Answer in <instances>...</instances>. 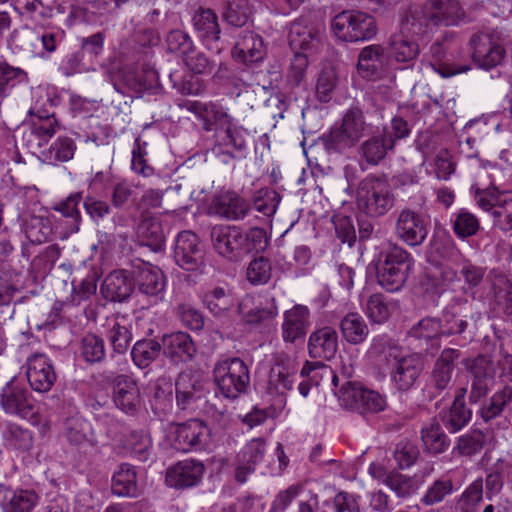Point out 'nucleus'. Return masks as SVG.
I'll use <instances>...</instances> for the list:
<instances>
[{
    "label": "nucleus",
    "instance_id": "obj_24",
    "mask_svg": "<svg viewBox=\"0 0 512 512\" xmlns=\"http://www.w3.org/2000/svg\"><path fill=\"white\" fill-rule=\"evenodd\" d=\"M310 327V311L308 307L297 304L284 312L281 326L282 338L285 343L303 340Z\"/></svg>",
    "mask_w": 512,
    "mask_h": 512
},
{
    "label": "nucleus",
    "instance_id": "obj_54",
    "mask_svg": "<svg viewBox=\"0 0 512 512\" xmlns=\"http://www.w3.org/2000/svg\"><path fill=\"white\" fill-rule=\"evenodd\" d=\"M452 228L457 237L466 239L479 231L480 222L474 214L461 209L452 220Z\"/></svg>",
    "mask_w": 512,
    "mask_h": 512
},
{
    "label": "nucleus",
    "instance_id": "obj_36",
    "mask_svg": "<svg viewBox=\"0 0 512 512\" xmlns=\"http://www.w3.org/2000/svg\"><path fill=\"white\" fill-rule=\"evenodd\" d=\"M339 328L343 339L352 345L363 343L369 335L366 321L357 312L347 313L341 319Z\"/></svg>",
    "mask_w": 512,
    "mask_h": 512
},
{
    "label": "nucleus",
    "instance_id": "obj_39",
    "mask_svg": "<svg viewBox=\"0 0 512 512\" xmlns=\"http://www.w3.org/2000/svg\"><path fill=\"white\" fill-rule=\"evenodd\" d=\"M161 351L162 344L157 340L141 339L133 345L131 357L138 368L145 369L160 356Z\"/></svg>",
    "mask_w": 512,
    "mask_h": 512
},
{
    "label": "nucleus",
    "instance_id": "obj_41",
    "mask_svg": "<svg viewBox=\"0 0 512 512\" xmlns=\"http://www.w3.org/2000/svg\"><path fill=\"white\" fill-rule=\"evenodd\" d=\"M249 301L250 299H244L238 305L239 313L242 314L243 319L249 324H260L272 320L278 314V308L274 298L266 300L265 303H260L249 311H245Z\"/></svg>",
    "mask_w": 512,
    "mask_h": 512
},
{
    "label": "nucleus",
    "instance_id": "obj_5",
    "mask_svg": "<svg viewBox=\"0 0 512 512\" xmlns=\"http://www.w3.org/2000/svg\"><path fill=\"white\" fill-rule=\"evenodd\" d=\"M213 378L217 391L227 399H236L246 393L250 384V373L240 358H229L216 363Z\"/></svg>",
    "mask_w": 512,
    "mask_h": 512
},
{
    "label": "nucleus",
    "instance_id": "obj_60",
    "mask_svg": "<svg viewBox=\"0 0 512 512\" xmlns=\"http://www.w3.org/2000/svg\"><path fill=\"white\" fill-rule=\"evenodd\" d=\"M81 344V354L87 362L98 363L105 358V344L101 337L87 334Z\"/></svg>",
    "mask_w": 512,
    "mask_h": 512
},
{
    "label": "nucleus",
    "instance_id": "obj_3",
    "mask_svg": "<svg viewBox=\"0 0 512 512\" xmlns=\"http://www.w3.org/2000/svg\"><path fill=\"white\" fill-rule=\"evenodd\" d=\"M371 127L364 112L359 107H351L344 113L341 121L334 124L321 140L327 151L344 153L356 147Z\"/></svg>",
    "mask_w": 512,
    "mask_h": 512
},
{
    "label": "nucleus",
    "instance_id": "obj_20",
    "mask_svg": "<svg viewBox=\"0 0 512 512\" xmlns=\"http://www.w3.org/2000/svg\"><path fill=\"white\" fill-rule=\"evenodd\" d=\"M395 232L398 238L409 246L421 245L428 234L424 218L410 209H403L399 212Z\"/></svg>",
    "mask_w": 512,
    "mask_h": 512
},
{
    "label": "nucleus",
    "instance_id": "obj_56",
    "mask_svg": "<svg viewBox=\"0 0 512 512\" xmlns=\"http://www.w3.org/2000/svg\"><path fill=\"white\" fill-rule=\"evenodd\" d=\"M203 302L215 316H222L232 307V299L222 287H215L205 293Z\"/></svg>",
    "mask_w": 512,
    "mask_h": 512
},
{
    "label": "nucleus",
    "instance_id": "obj_62",
    "mask_svg": "<svg viewBox=\"0 0 512 512\" xmlns=\"http://www.w3.org/2000/svg\"><path fill=\"white\" fill-rule=\"evenodd\" d=\"M409 333L418 339L431 340L439 338L442 336V321L434 317H425L414 325Z\"/></svg>",
    "mask_w": 512,
    "mask_h": 512
},
{
    "label": "nucleus",
    "instance_id": "obj_8",
    "mask_svg": "<svg viewBox=\"0 0 512 512\" xmlns=\"http://www.w3.org/2000/svg\"><path fill=\"white\" fill-rule=\"evenodd\" d=\"M475 198L479 207L491 212L494 228L502 232L512 230V192L489 187L477 189Z\"/></svg>",
    "mask_w": 512,
    "mask_h": 512
},
{
    "label": "nucleus",
    "instance_id": "obj_64",
    "mask_svg": "<svg viewBox=\"0 0 512 512\" xmlns=\"http://www.w3.org/2000/svg\"><path fill=\"white\" fill-rule=\"evenodd\" d=\"M155 73L149 71L146 73H136L134 71H126L123 74V83L135 93H143L153 87Z\"/></svg>",
    "mask_w": 512,
    "mask_h": 512
},
{
    "label": "nucleus",
    "instance_id": "obj_58",
    "mask_svg": "<svg viewBox=\"0 0 512 512\" xmlns=\"http://www.w3.org/2000/svg\"><path fill=\"white\" fill-rule=\"evenodd\" d=\"M355 12L342 11L332 19L331 29L339 40L353 42Z\"/></svg>",
    "mask_w": 512,
    "mask_h": 512
},
{
    "label": "nucleus",
    "instance_id": "obj_13",
    "mask_svg": "<svg viewBox=\"0 0 512 512\" xmlns=\"http://www.w3.org/2000/svg\"><path fill=\"white\" fill-rule=\"evenodd\" d=\"M461 353L458 349L445 348L435 360L428 380L430 397L446 394L452 387L455 362Z\"/></svg>",
    "mask_w": 512,
    "mask_h": 512
},
{
    "label": "nucleus",
    "instance_id": "obj_42",
    "mask_svg": "<svg viewBox=\"0 0 512 512\" xmlns=\"http://www.w3.org/2000/svg\"><path fill=\"white\" fill-rule=\"evenodd\" d=\"M397 307V302L389 301L384 295L375 293L367 299L365 312L372 322L381 324L390 317L392 311Z\"/></svg>",
    "mask_w": 512,
    "mask_h": 512
},
{
    "label": "nucleus",
    "instance_id": "obj_32",
    "mask_svg": "<svg viewBox=\"0 0 512 512\" xmlns=\"http://www.w3.org/2000/svg\"><path fill=\"white\" fill-rule=\"evenodd\" d=\"M133 283L124 270H115L109 273L101 286L103 297L111 302H123L133 292Z\"/></svg>",
    "mask_w": 512,
    "mask_h": 512
},
{
    "label": "nucleus",
    "instance_id": "obj_63",
    "mask_svg": "<svg viewBox=\"0 0 512 512\" xmlns=\"http://www.w3.org/2000/svg\"><path fill=\"white\" fill-rule=\"evenodd\" d=\"M268 244V236L263 228L252 227L246 233L243 232L244 255L263 252Z\"/></svg>",
    "mask_w": 512,
    "mask_h": 512
},
{
    "label": "nucleus",
    "instance_id": "obj_14",
    "mask_svg": "<svg viewBox=\"0 0 512 512\" xmlns=\"http://www.w3.org/2000/svg\"><path fill=\"white\" fill-rule=\"evenodd\" d=\"M112 400L121 412L136 415L143 405L138 382L126 374L116 376L112 382Z\"/></svg>",
    "mask_w": 512,
    "mask_h": 512
},
{
    "label": "nucleus",
    "instance_id": "obj_40",
    "mask_svg": "<svg viewBox=\"0 0 512 512\" xmlns=\"http://www.w3.org/2000/svg\"><path fill=\"white\" fill-rule=\"evenodd\" d=\"M421 439L426 449L433 454L443 453L450 443L440 422L435 418L421 429Z\"/></svg>",
    "mask_w": 512,
    "mask_h": 512
},
{
    "label": "nucleus",
    "instance_id": "obj_17",
    "mask_svg": "<svg viewBox=\"0 0 512 512\" xmlns=\"http://www.w3.org/2000/svg\"><path fill=\"white\" fill-rule=\"evenodd\" d=\"M211 241L214 249L229 260L244 256L243 232L237 226H214Z\"/></svg>",
    "mask_w": 512,
    "mask_h": 512
},
{
    "label": "nucleus",
    "instance_id": "obj_19",
    "mask_svg": "<svg viewBox=\"0 0 512 512\" xmlns=\"http://www.w3.org/2000/svg\"><path fill=\"white\" fill-rule=\"evenodd\" d=\"M193 27L203 44L219 53L223 48L221 29L216 13L209 8H199L192 18Z\"/></svg>",
    "mask_w": 512,
    "mask_h": 512
},
{
    "label": "nucleus",
    "instance_id": "obj_48",
    "mask_svg": "<svg viewBox=\"0 0 512 512\" xmlns=\"http://www.w3.org/2000/svg\"><path fill=\"white\" fill-rule=\"evenodd\" d=\"M76 149V143L72 138L59 136L43 155L50 163L67 162L73 159Z\"/></svg>",
    "mask_w": 512,
    "mask_h": 512
},
{
    "label": "nucleus",
    "instance_id": "obj_38",
    "mask_svg": "<svg viewBox=\"0 0 512 512\" xmlns=\"http://www.w3.org/2000/svg\"><path fill=\"white\" fill-rule=\"evenodd\" d=\"M22 230L32 244L48 241L52 235L50 220L44 216L28 215L23 219Z\"/></svg>",
    "mask_w": 512,
    "mask_h": 512
},
{
    "label": "nucleus",
    "instance_id": "obj_30",
    "mask_svg": "<svg viewBox=\"0 0 512 512\" xmlns=\"http://www.w3.org/2000/svg\"><path fill=\"white\" fill-rule=\"evenodd\" d=\"M466 388L457 389L454 401L449 410L440 413V419L444 427L450 433H456L463 429L471 420L472 411L466 407Z\"/></svg>",
    "mask_w": 512,
    "mask_h": 512
},
{
    "label": "nucleus",
    "instance_id": "obj_45",
    "mask_svg": "<svg viewBox=\"0 0 512 512\" xmlns=\"http://www.w3.org/2000/svg\"><path fill=\"white\" fill-rule=\"evenodd\" d=\"M6 444L16 450L26 452L33 447L32 432L20 425L10 423L3 431Z\"/></svg>",
    "mask_w": 512,
    "mask_h": 512
},
{
    "label": "nucleus",
    "instance_id": "obj_22",
    "mask_svg": "<svg viewBox=\"0 0 512 512\" xmlns=\"http://www.w3.org/2000/svg\"><path fill=\"white\" fill-rule=\"evenodd\" d=\"M393 149V141L386 134V129H383L358 145L359 163L370 167L378 166Z\"/></svg>",
    "mask_w": 512,
    "mask_h": 512
},
{
    "label": "nucleus",
    "instance_id": "obj_59",
    "mask_svg": "<svg viewBox=\"0 0 512 512\" xmlns=\"http://www.w3.org/2000/svg\"><path fill=\"white\" fill-rule=\"evenodd\" d=\"M378 31L376 20L373 16L361 12H355L353 42L370 40Z\"/></svg>",
    "mask_w": 512,
    "mask_h": 512
},
{
    "label": "nucleus",
    "instance_id": "obj_6",
    "mask_svg": "<svg viewBox=\"0 0 512 512\" xmlns=\"http://www.w3.org/2000/svg\"><path fill=\"white\" fill-rule=\"evenodd\" d=\"M468 47L473 63L486 71L501 65L506 56L501 33L495 30L472 34Z\"/></svg>",
    "mask_w": 512,
    "mask_h": 512
},
{
    "label": "nucleus",
    "instance_id": "obj_27",
    "mask_svg": "<svg viewBox=\"0 0 512 512\" xmlns=\"http://www.w3.org/2000/svg\"><path fill=\"white\" fill-rule=\"evenodd\" d=\"M307 348L311 358L332 359L338 349L336 330L333 327L324 326L313 331L309 336Z\"/></svg>",
    "mask_w": 512,
    "mask_h": 512
},
{
    "label": "nucleus",
    "instance_id": "obj_31",
    "mask_svg": "<svg viewBox=\"0 0 512 512\" xmlns=\"http://www.w3.org/2000/svg\"><path fill=\"white\" fill-rule=\"evenodd\" d=\"M208 427L199 419L180 424L176 430L175 444L179 450L189 451L205 444Z\"/></svg>",
    "mask_w": 512,
    "mask_h": 512
},
{
    "label": "nucleus",
    "instance_id": "obj_61",
    "mask_svg": "<svg viewBox=\"0 0 512 512\" xmlns=\"http://www.w3.org/2000/svg\"><path fill=\"white\" fill-rule=\"evenodd\" d=\"M383 483L401 498L408 497L417 490L416 481L400 473L387 474L383 479Z\"/></svg>",
    "mask_w": 512,
    "mask_h": 512
},
{
    "label": "nucleus",
    "instance_id": "obj_43",
    "mask_svg": "<svg viewBox=\"0 0 512 512\" xmlns=\"http://www.w3.org/2000/svg\"><path fill=\"white\" fill-rule=\"evenodd\" d=\"M512 403V387L504 386L501 390L495 392L489 401L484 404L480 410L482 419L488 422L500 416L505 407Z\"/></svg>",
    "mask_w": 512,
    "mask_h": 512
},
{
    "label": "nucleus",
    "instance_id": "obj_33",
    "mask_svg": "<svg viewBox=\"0 0 512 512\" xmlns=\"http://www.w3.org/2000/svg\"><path fill=\"white\" fill-rule=\"evenodd\" d=\"M134 279L139 291L148 296H157L165 287L161 270L147 263H142L135 268Z\"/></svg>",
    "mask_w": 512,
    "mask_h": 512
},
{
    "label": "nucleus",
    "instance_id": "obj_44",
    "mask_svg": "<svg viewBox=\"0 0 512 512\" xmlns=\"http://www.w3.org/2000/svg\"><path fill=\"white\" fill-rule=\"evenodd\" d=\"M25 81H27V73L23 69L0 60V103L10 95L16 85Z\"/></svg>",
    "mask_w": 512,
    "mask_h": 512
},
{
    "label": "nucleus",
    "instance_id": "obj_9",
    "mask_svg": "<svg viewBox=\"0 0 512 512\" xmlns=\"http://www.w3.org/2000/svg\"><path fill=\"white\" fill-rule=\"evenodd\" d=\"M408 14L417 15L418 21L424 22V29L432 24L434 26L456 25L464 16L463 10L456 0H427L422 7H411Z\"/></svg>",
    "mask_w": 512,
    "mask_h": 512
},
{
    "label": "nucleus",
    "instance_id": "obj_21",
    "mask_svg": "<svg viewBox=\"0 0 512 512\" xmlns=\"http://www.w3.org/2000/svg\"><path fill=\"white\" fill-rule=\"evenodd\" d=\"M388 63L389 55L386 48L380 44H371L360 51L357 71L364 79H378L385 72Z\"/></svg>",
    "mask_w": 512,
    "mask_h": 512
},
{
    "label": "nucleus",
    "instance_id": "obj_55",
    "mask_svg": "<svg viewBox=\"0 0 512 512\" xmlns=\"http://www.w3.org/2000/svg\"><path fill=\"white\" fill-rule=\"evenodd\" d=\"M272 276V265L264 256L255 257L246 269V278L252 285H264Z\"/></svg>",
    "mask_w": 512,
    "mask_h": 512
},
{
    "label": "nucleus",
    "instance_id": "obj_29",
    "mask_svg": "<svg viewBox=\"0 0 512 512\" xmlns=\"http://www.w3.org/2000/svg\"><path fill=\"white\" fill-rule=\"evenodd\" d=\"M164 355L173 363H185L194 357L196 347L189 334L176 332L165 335L162 339Z\"/></svg>",
    "mask_w": 512,
    "mask_h": 512
},
{
    "label": "nucleus",
    "instance_id": "obj_11",
    "mask_svg": "<svg viewBox=\"0 0 512 512\" xmlns=\"http://www.w3.org/2000/svg\"><path fill=\"white\" fill-rule=\"evenodd\" d=\"M0 406L6 414L38 423L36 410L30 392L15 379L10 380L0 393Z\"/></svg>",
    "mask_w": 512,
    "mask_h": 512
},
{
    "label": "nucleus",
    "instance_id": "obj_23",
    "mask_svg": "<svg viewBox=\"0 0 512 512\" xmlns=\"http://www.w3.org/2000/svg\"><path fill=\"white\" fill-rule=\"evenodd\" d=\"M205 466L201 461L185 459L167 469L166 483L174 488L197 485L203 477Z\"/></svg>",
    "mask_w": 512,
    "mask_h": 512
},
{
    "label": "nucleus",
    "instance_id": "obj_47",
    "mask_svg": "<svg viewBox=\"0 0 512 512\" xmlns=\"http://www.w3.org/2000/svg\"><path fill=\"white\" fill-rule=\"evenodd\" d=\"M463 365L471 374L472 380L494 381L495 368L490 357L479 354L463 360Z\"/></svg>",
    "mask_w": 512,
    "mask_h": 512
},
{
    "label": "nucleus",
    "instance_id": "obj_52",
    "mask_svg": "<svg viewBox=\"0 0 512 512\" xmlns=\"http://www.w3.org/2000/svg\"><path fill=\"white\" fill-rule=\"evenodd\" d=\"M166 45L169 52L181 58L195 52V45L190 35L180 29H173L166 36Z\"/></svg>",
    "mask_w": 512,
    "mask_h": 512
},
{
    "label": "nucleus",
    "instance_id": "obj_10",
    "mask_svg": "<svg viewBox=\"0 0 512 512\" xmlns=\"http://www.w3.org/2000/svg\"><path fill=\"white\" fill-rule=\"evenodd\" d=\"M338 399L344 407L356 410L361 414L377 413L385 407V399L377 391L364 387L359 382L347 381L342 384L338 393Z\"/></svg>",
    "mask_w": 512,
    "mask_h": 512
},
{
    "label": "nucleus",
    "instance_id": "obj_49",
    "mask_svg": "<svg viewBox=\"0 0 512 512\" xmlns=\"http://www.w3.org/2000/svg\"><path fill=\"white\" fill-rule=\"evenodd\" d=\"M430 54L434 60V70L442 77H451L470 70L469 65H456L442 62L446 55V49L441 42H435L430 47Z\"/></svg>",
    "mask_w": 512,
    "mask_h": 512
},
{
    "label": "nucleus",
    "instance_id": "obj_16",
    "mask_svg": "<svg viewBox=\"0 0 512 512\" xmlns=\"http://www.w3.org/2000/svg\"><path fill=\"white\" fill-rule=\"evenodd\" d=\"M174 258L176 263L187 271H196L203 265V251L195 233L182 231L178 234L174 248Z\"/></svg>",
    "mask_w": 512,
    "mask_h": 512
},
{
    "label": "nucleus",
    "instance_id": "obj_18",
    "mask_svg": "<svg viewBox=\"0 0 512 512\" xmlns=\"http://www.w3.org/2000/svg\"><path fill=\"white\" fill-rule=\"evenodd\" d=\"M26 375L31 388L40 393L48 392L57 378L51 360L42 353H35L28 358Z\"/></svg>",
    "mask_w": 512,
    "mask_h": 512
},
{
    "label": "nucleus",
    "instance_id": "obj_46",
    "mask_svg": "<svg viewBox=\"0 0 512 512\" xmlns=\"http://www.w3.org/2000/svg\"><path fill=\"white\" fill-rule=\"evenodd\" d=\"M288 41L293 50H306L317 41V32L301 21H295L290 26Z\"/></svg>",
    "mask_w": 512,
    "mask_h": 512
},
{
    "label": "nucleus",
    "instance_id": "obj_7",
    "mask_svg": "<svg viewBox=\"0 0 512 512\" xmlns=\"http://www.w3.org/2000/svg\"><path fill=\"white\" fill-rule=\"evenodd\" d=\"M416 16L406 12L401 21L400 31L389 39L391 53L397 62H410L420 53L419 44L414 37L426 33V29L424 22L418 21Z\"/></svg>",
    "mask_w": 512,
    "mask_h": 512
},
{
    "label": "nucleus",
    "instance_id": "obj_12",
    "mask_svg": "<svg viewBox=\"0 0 512 512\" xmlns=\"http://www.w3.org/2000/svg\"><path fill=\"white\" fill-rule=\"evenodd\" d=\"M298 371L294 357L285 351L273 354L266 390L270 395H285L293 388Z\"/></svg>",
    "mask_w": 512,
    "mask_h": 512
},
{
    "label": "nucleus",
    "instance_id": "obj_4",
    "mask_svg": "<svg viewBox=\"0 0 512 512\" xmlns=\"http://www.w3.org/2000/svg\"><path fill=\"white\" fill-rule=\"evenodd\" d=\"M414 260L410 253L398 245L381 253L376 267L377 283L388 292L401 290L407 281Z\"/></svg>",
    "mask_w": 512,
    "mask_h": 512
},
{
    "label": "nucleus",
    "instance_id": "obj_35",
    "mask_svg": "<svg viewBox=\"0 0 512 512\" xmlns=\"http://www.w3.org/2000/svg\"><path fill=\"white\" fill-rule=\"evenodd\" d=\"M126 318L117 314L108 319L107 339L115 354L123 355L128 350L132 334L126 325Z\"/></svg>",
    "mask_w": 512,
    "mask_h": 512
},
{
    "label": "nucleus",
    "instance_id": "obj_53",
    "mask_svg": "<svg viewBox=\"0 0 512 512\" xmlns=\"http://www.w3.org/2000/svg\"><path fill=\"white\" fill-rule=\"evenodd\" d=\"M485 439L486 436L481 430H471L458 438L453 453L461 456H472L483 448Z\"/></svg>",
    "mask_w": 512,
    "mask_h": 512
},
{
    "label": "nucleus",
    "instance_id": "obj_28",
    "mask_svg": "<svg viewBox=\"0 0 512 512\" xmlns=\"http://www.w3.org/2000/svg\"><path fill=\"white\" fill-rule=\"evenodd\" d=\"M368 355L379 368H390L394 361L403 356V353L396 340L386 334H381L372 339Z\"/></svg>",
    "mask_w": 512,
    "mask_h": 512
},
{
    "label": "nucleus",
    "instance_id": "obj_51",
    "mask_svg": "<svg viewBox=\"0 0 512 512\" xmlns=\"http://www.w3.org/2000/svg\"><path fill=\"white\" fill-rule=\"evenodd\" d=\"M483 499V480L473 481L462 493L456 504L458 512H477Z\"/></svg>",
    "mask_w": 512,
    "mask_h": 512
},
{
    "label": "nucleus",
    "instance_id": "obj_25",
    "mask_svg": "<svg viewBox=\"0 0 512 512\" xmlns=\"http://www.w3.org/2000/svg\"><path fill=\"white\" fill-rule=\"evenodd\" d=\"M211 208L214 213L227 220L238 221L244 219L249 211V202L234 191H221L212 200Z\"/></svg>",
    "mask_w": 512,
    "mask_h": 512
},
{
    "label": "nucleus",
    "instance_id": "obj_34",
    "mask_svg": "<svg viewBox=\"0 0 512 512\" xmlns=\"http://www.w3.org/2000/svg\"><path fill=\"white\" fill-rule=\"evenodd\" d=\"M137 235L143 245L157 251L165 242V234L160 221L151 214L141 213Z\"/></svg>",
    "mask_w": 512,
    "mask_h": 512
},
{
    "label": "nucleus",
    "instance_id": "obj_15",
    "mask_svg": "<svg viewBox=\"0 0 512 512\" xmlns=\"http://www.w3.org/2000/svg\"><path fill=\"white\" fill-rule=\"evenodd\" d=\"M424 370V361L419 354L403 355L390 367V380L402 392L409 391L418 381Z\"/></svg>",
    "mask_w": 512,
    "mask_h": 512
},
{
    "label": "nucleus",
    "instance_id": "obj_50",
    "mask_svg": "<svg viewBox=\"0 0 512 512\" xmlns=\"http://www.w3.org/2000/svg\"><path fill=\"white\" fill-rule=\"evenodd\" d=\"M38 503V495L32 490H18L6 498L3 512H31Z\"/></svg>",
    "mask_w": 512,
    "mask_h": 512
},
{
    "label": "nucleus",
    "instance_id": "obj_26",
    "mask_svg": "<svg viewBox=\"0 0 512 512\" xmlns=\"http://www.w3.org/2000/svg\"><path fill=\"white\" fill-rule=\"evenodd\" d=\"M232 57L244 65L262 61L264 58L262 38L252 31L242 32L232 50Z\"/></svg>",
    "mask_w": 512,
    "mask_h": 512
},
{
    "label": "nucleus",
    "instance_id": "obj_37",
    "mask_svg": "<svg viewBox=\"0 0 512 512\" xmlns=\"http://www.w3.org/2000/svg\"><path fill=\"white\" fill-rule=\"evenodd\" d=\"M112 492L122 497H135L137 495V473L132 465L127 463L119 465L112 477Z\"/></svg>",
    "mask_w": 512,
    "mask_h": 512
},
{
    "label": "nucleus",
    "instance_id": "obj_1",
    "mask_svg": "<svg viewBox=\"0 0 512 512\" xmlns=\"http://www.w3.org/2000/svg\"><path fill=\"white\" fill-rule=\"evenodd\" d=\"M178 106L193 113L202 122L205 131H214L212 152L222 162L227 163L235 158V151L246 149L248 131L242 126H236L233 118L220 105L211 101L184 100Z\"/></svg>",
    "mask_w": 512,
    "mask_h": 512
},
{
    "label": "nucleus",
    "instance_id": "obj_57",
    "mask_svg": "<svg viewBox=\"0 0 512 512\" xmlns=\"http://www.w3.org/2000/svg\"><path fill=\"white\" fill-rule=\"evenodd\" d=\"M281 196L278 192L270 188L258 190L253 197V207L265 217H271L275 214Z\"/></svg>",
    "mask_w": 512,
    "mask_h": 512
},
{
    "label": "nucleus",
    "instance_id": "obj_2",
    "mask_svg": "<svg viewBox=\"0 0 512 512\" xmlns=\"http://www.w3.org/2000/svg\"><path fill=\"white\" fill-rule=\"evenodd\" d=\"M356 206L370 218L386 215L396 203V195L385 174H369L356 188Z\"/></svg>",
    "mask_w": 512,
    "mask_h": 512
}]
</instances>
